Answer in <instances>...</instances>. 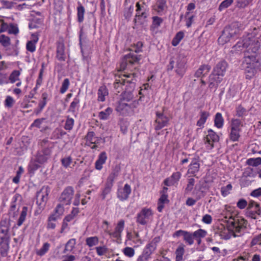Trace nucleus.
Instances as JSON below:
<instances>
[{"instance_id":"f257e3e1","label":"nucleus","mask_w":261,"mask_h":261,"mask_svg":"<svg viewBox=\"0 0 261 261\" xmlns=\"http://www.w3.org/2000/svg\"><path fill=\"white\" fill-rule=\"evenodd\" d=\"M260 31L259 28H254L232 47L230 53L232 54H238L244 49V54L258 51L260 45L257 35Z\"/></svg>"},{"instance_id":"f03ea898","label":"nucleus","mask_w":261,"mask_h":261,"mask_svg":"<svg viewBox=\"0 0 261 261\" xmlns=\"http://www.w3.org/2000/svg\"><path fill=\"white\" fill-rule=\"evenodd\" d=\"M136 74H124L116 76L114 83V87L116 92L120 93L124 90L122 93L120 100L124 102H129L134 98L133 92L135 88Z\"/></svg>"},{"instance_id":"7ed1b4c3","label":"nucleus","mask_w":261,"mask_h":261,"mask_svg":"<svg viewBox=\"0 0 261 261\" xmlns=\"http://www.w3.org/2000/svg\"><path fill=\"white\" fill-rule=\"evenodd\" d=\"M227 225L237 237L241 236L246 228L247 222L240 216H231L226 221Z\"/></svg>"},{"instance_id":"20e7f679","label":"nucleus","mask_w":261,"mask_h":261,"mask_svg":"<svg viewBox=\"0 0 261 261\" xmlns=\"http://www.w3.org/2000/svg\"><path fill=\"white\" fill-rule=\"evenodd\" d=\"M244 29L243 25L239 22H234L226 27L222 35L218 38V42L223 44L228 42L233 36L239 34Z\"/></svg>"},{"instance_id":"39448f33","label":"nucleus","mask_w":261,"mask_h":261,"mask_svg":"<svg viewBox=\"0 0 261 261\" xmlns=\"http://www.w3.org/2000/svg\"><path fill=\"white\" fill-rule=\"evenodd\" d=\"M257 53H245L243 62V67L260 68V64L257 59Z\"/></svg>"},{"instance_id":"423d86ee","label":"nucleus","mask_w":261,"mask_h":261,"mask_svg":"<svg viewBox=\"0 0 261 261\" xmlns=\"http://www.w3.org/2000/svg\"><path fill=\"white\" fill-rule=\"evenodd\" d=\"M152 216L151 209L144 207L137 214L136 222L142 225H146L151 219Z\"/></svg>"},{"instance_id":"0eeeda50","label":"nucleus","mask_w":261,"mask_h":261,"mask_svg":"<svg viewBox=\"0 0 261 261\" xmlns=\"http://www.w3.org/2000/svg\"><path fill=\"white\" fill-rule=\"evenodd\" d=\"M50 192L48 187H43L36 194V202L43 208L48 200V195Z\"/></svg>"},{"instance_id":"6e6552de","label":"nucleus","mask_w":261,"mask_h":261,"mask_svg":"<svg viewBox=\"0 0 261 261\" xmlns=\"http://www.w3.org/2000/svg\"><path fill=\"white\" fill-rule=\"evenodd\" d=\"M140 60V56H137L134 53H130L125 55L122 59L120 66V70H124L126 68L128 63L134 64Z\"/></svg>"},{"instance_id":"1a4fd4ad","label":"nucleus","mask_w":261,"mask_h":261,"mask_svg":"<svg viewBox=\"0 0 261 261\" xmlns=\"http://www.w3.org/2000/svg\"><path fill=\"white\" fill-rule=\"evenodd\" d=\"M74 195V190L72 187L66 188L59 197V201L63 204L68 205L71 203Z\"/></svg>"},{"instance_id":"9d476101","label":"nucleus","mask_w":261,"mask_h":261,"mask_svg":"<svg viewBox=\"0 0 261 261\" xmlns=\"http://www.w3.org/2000/svg\"><path fill=\"white\" fill-rule=\"evenodd\" d=\"M10 227L9 221L7 220H3L0 222V242L9 241L10 235L9 233Z\"/></svg>"},{"instance_id":"9b49d317","label":"nucleus","mask_w":261,"mask_h":261,"mask_svg":"<svg viewBox=\"0 0 261 261\" xmlns=\"http://www.w3.org/2000/svg\"><path fill=\"white\" fill-rule=\"evenodd\" d=\"M169 121V118L165 116L163 113L156 112V119L155 120V129L158 130L167 126Z\"/></svg>"},{"instance_id":"f8f14e48","label":"nucleus","mask_w":261,"mask_h":261,"mask_svg":"<svg viewBox=\"0 0 261 261\" xmlns=\"http://www.w3.org/2000/svg\"><path fill=\"white\" fill-rule=\"evenodd\" d=\"M86 145L90 146L91 149H96L97 144L100 143L101 140L100 137H96L93 132H89L85 137Z\"/></svg>"},{"instance_id":"ddd939ff","label":"nucleus","mask_w":261,"mask_h":261,"mask_svg":"<svg viewBox=\"0 0 261 261\" xmlns=\"http://www.w3.org/2000/svg\"><path fill=\"white\" fill-rule=\"evenodd\" d=\"M186 60L185 58L179 56L177 58L175 71L179 76L182 77L186 71Z\"/></svg>"},{"instance_id":"4468645a","label":"nucleus","mask_w":261,"mask_h":261,"mask_svg":"<svg viewBox=\"0 0 261 261\" xmlns=\"http://www.w3.org/2000/svg\"><path fill=\"white\" fill-rule=\"evenodd\" d=\"M200 169V158L198 156H196L192 158L190 164L189 166L188 173L195 176L198 173Z\"/></svg>"},{"instance_id":"2eb2a0df","label":"nucleus","mask_w":261,"mask_h":261,"mask_svg":"<svg viewBox=\"0 0 261 261\" xmlns=\"http://www.w3.org/2000/svg\"><path fill=\"white\" fill-rule=\"evenodd\" d=\"M219 140V136L212 129H209L207 130V135L204 139L205 143L208 144L211 148L214 147L213 143L218 142Z\"/></svg>"},{"instance_id":"dca6fc26","label":"nucleus","mask_w":261,"mask_h":261,"mask_svg":"<svg viewBox=\"0 0 261 261\" xmlns=\"http://www.w3.org/2000/svg\"><path fill=\"white\" fill-rule=\"evenodd\" d=\"M154 10L159 15H163L165 14L167 8L166 0H157L155 5L152 7Z\"/></svg>"},{"instance_id":"f3484780","label":"nucleus","mask_w":261,"mask_h":261,"mask_svg":"<svg viewBox=\"0 0 261 261\" xmlns=\"http://www.w3.org/2000/svg\"><path fill=\"white\" fill-rule=\"evenodd\" d=\"M222 76L218 75L216 73L212 72L209 76L208 87L210 89H217L219 84L223 79Z\"/></svg>"},{"instance_id":"a211bd4d","label":"nucleus","mask_w":261,"mask_h":261,"mask_svg":"<svg viewBox=\"0 0 261 261\" xmlns=\"http://www.w3.org/2000/svg\"><path fill=\"white\" fill-rule=\"evenodd\" d=\"M51 150L49 148H45L37 154L36 159L39 164H43L47 161L50 156Z\"/></svg>"},{"instance_id":"6ab92c4d","label":"nucleus","mask_w":261,"mask_h":261,"mask_svg":"<svg viewBox=\"0 0 261 261\" xmlns=\"http://www.w3.org/2000/svg\"><path fill=\"white\" fill-rule=\"evenodd\" d=\"M124 221L120 220L117 224L114 232L107 231V233L112 237L119 239L121 238V233L124 229Z\"/></svg>"},{"instance_id":"aec40b11","label":"nucleus","mask_w":261,"mask_h":261,"mask_svg":"<svg viewBox=\"0 0 261 261\" xmlns=\"http://www.w3.org/2000/svg\"><path fill=\"white\" fill-rule=\"evenodd\" d=\"M130 186L126 184L122 189H119L117 192V197L121 201L126 200L131 193Z\"/></svg>"},{"instance_id":"412c9836","label":"nucleus","mask_w":261,"mask_h":261,"mask_svg":"<svg viewBox=\"0 0 261 261\" xmlns=\"http://www.w3.org/2000/svg\"><path fill=\"white\" fill-rule=\"evenodd\" d=\"M227 67V62L223 60L220 61L214 67L213 72L218 75L224 76Z\"/></svg>"},{"instance_id":"4be33fe9","label":"nucleus","mask_w":261,"mask_h":261,"mask_svg":"<svg viewBox=\"0 0 261 261\" xmlns=\"http://www.w3.org/2000/svg\"><path fill=\"white\" fill-rule=\"evenodd\" d=\"M117 110L123 115H127L132 113L131 106L123 100L120 101L117 106Z\"/></svg>"},{"instance_id":"5701e85b","label":"nucleus","mask_w":261,"mask_h":261,"mask_svg":"<svg viewBox=\"0 0 261 261\" xmlns=\"http://www.w3.org/2000/svg\"><path fill=\"white\" fill-rule=\"evenodd\" d=\"M219 229L220 236L222 239L228 240L232 237H237V235L234 234L227 226L226 228L223 225H221L219 227Z\"/></svg>"},{"instance_id":"b1692460","label":"nucleus","mask_w":261,"mask_h":261,"mask_svg":"<svg viewBox=\"0 0 261 261\" xmlns=\"http://www.w3.org/2000/svg\"><path fill=\"white\" fill-rule=\"evenodd\" d=\"M181 174L180 172H176L169 178L164 180V183L167 186H171L177 183L180 178Z\"/></svg>"},{"instance_id":"393cba45","label":"nucleus","mask_w":261,"mask_h":261,"mask_svg":"<svg viewBox=\"0 0 261 261\" xmlns=\"http://www.w3.org/2000/svg\"><path fill=\"white\" fill-rule=\"evenodd\" d=\"M107 159V153L105 151L101 152L98 157V159L96 160L95 163V167L96 169L100 170L102 168V165L105 164Z\"/></svg>"},{"instance_id":"a878e982","label":"nucleus","mask_w":261,"mask_h":261,"mask_svg":"<svg viewBox=\"0 0 261 261\" xmlns=\"http://www.w3.org/2000/svg\"><path fill=\"white\" fill-rule=\"evenodd\" d=\"M120 171V167L118 165L115 166L112 169V172L108 176L107 181L114 184V180L118 176Z\"/></svg>"},{"instance_id":"bb28decb","label":"nucleus","mask_w":261,"mask_h":261,"mask_svg":"<svg viewBox=\"0 0 261 261\" xmlns=\"http://www.w3.org/2000/svg\"><path fill=\"white\" fill-rule=\"evenodd\" d=\"M38 41V36L36 34L32 35V40L28 41L26 48L28 51L33 53L36 50V44Z\"/></svg>"},{"instance_id":"cd10ccee","label":"nucleus","mask_w":261,"mask_h":261,"mask_svg":"<svg viewBox=\"0 0 261 261\" xmlns=\"http://www.w3.org/2000/svg\"><path fill=\"white\" fill-rule=\"evenodd\" d=\"M211 69V67L209 65H202L196 71L195 75L197 77L203 76L209 72Z\"/></svg>"},{"instance_id":"c85d7f7f","label":"nucleus","mask_w":261,"mask_h":261,"mask_svg":"<svg viewBox=\"0 0 261 261\" xmlns=\"http://www.w3.org/2000/svg\"><path fill=\"white\" fill-rule=\"evenodd\" d=\"M246 79L251 80L255 76L259 68L243 67Z\"/></svg>"},{"instance_id":"c756f323","label":"nucleus","mask_w":261,"mask_h":261,"mask_svg":"<svg viewBox=\"0 0 261 261\" xmlns=\"http://www.w3.org/2000/svg\"><path fill=\"white\" fill-rule=\"evenodd\" d=\"M210 116V114L208 112L201 111L200 112V118L197 121L196 125L201 128L203 127L204 123Z\"/></svg>"},{"instance_id":"7c9ffc66","label":"nucleus","mask_w":261,"mask_h":261,"mask_svg":"<svg viewBox=\"0 0 261 261\" xmlns=\"http://www.w3.org/2000/svg\"><path fill=\"white\" fill-rule=\"evenodd\" d=\"M109 94L108 90L105 86H100L97 92L98 101L103 102L106 100V96H108Z\"/></svg>"},{"instance_id":"2f4dec72","label":"nucleus","mask_w":261,"mask_h":261,"mask_svg":"<svg viewBox=\"0 0 261 261\" xmlns=\"http://www.w3.org/2000/svg\"><path fill=\"white\" fill-rule=\"evenodd\" d=\"M56 58L60 61L65 60V47L63 44H59L57 46Z\"/></svg>"},{"instance_id":"473e14b6","label":"nucleus","mask_w":261,"mask_h":261,"mask_svg":"<svg viewBox=\"0 0 261 261\" xmlns=\"http://www.w3.org/2000/svg\"><path fill=\"white\" fill-rule=\"evenodd\" d=\"M224 120L221 113H217L214 118V125L218 128H221L224 125Z\"/></svg>"},{"instance_id":"72a5a7b5","label":"nucleus","mask_w":261,"mask_h":261,"mask_svg":"<svg viewBox=\"0 0 261 261\" xmlns=\"http://www.w3.org/2000/svg\"><path fill=\"white\" fill-rule=\"evenodd\" d=\"M136 12L135 17L134 19V24L135 25H137L138 23L142 24V22L140 21V19L141 18L146 19L148 17L147 12H146V9H144V11L142 12H140V11Z\"/></svg>"},{"instance_id":"f704fd0d","label":"nucleus","mask_w":261,"mask_h":261,"mask_svg":"<svg viewBox=\"0 0 261 261\" xmlns=\"http://www.w3.org/2000/svg\"><path fill=\"white\" fill-rule=\"evenodd\" d=\"M113 112V109L108 107L105 111H101L98 114V117L100 120H106L109 119Z\"/></svg>"},{"instance_id":"c9c22d12","label":"nucleus","mask_w":261,"mask_h":261,"mask_svg":"<svg viewBox=\"0 0 261 261\" xmlns=\"http://www.w3.org/2000/svg\"><path fill=\"white\" fill-rule=\"evenodd\" d=\"M9 241H6L0 242V253L3 257H5L8 255L9 248Z\"/></svg>"},{"instance_id":"e433bc0d","label":"nucleus","mask_w":261,"mask_h":261,"mask_svg":"<svg viewBox=\"0 0 261 261\" xmlns=\"http://www.w3.org/2000/svg\"><path fill=\"white\" fill-rule=\"evenodd\" d=\"M113 185L114 184L106 181L105 187L102 190L101 194V196L102 197V199H105L107 195L111 193Z\"/></svg>"},{"instance_id":"4c0bfd02","label":"nucleus","mask_w":261,"mask_h":261,"mask_svg":"<svg viewBox=\"0 0 261 261\" xmlns=\"http://www.w3.org/2000/svg\"><path fill=\"white\" fill-rule=\"evenodd\" d=\"M85 10L84 7L80 3L77 7V17L79 22L81 23L84 21Z\"/></svg>"},{"instance_id":"58836bf2","label":"nucleus","mask_w":261,"mask_h":261,"mask_svg":"<svg viewBox=\"0 0 261 261\" xmlns=\"http://www.w3.org/2000/svg\"><path fill=\"white\" fill-rule=\"evenodd\" d=\"M185 253V245L180 244L175 251L176 261H181L183 259V255Z\"/></svg>"},{"instance_id":"ea45409f","label":"nucleus","mask_w":261,"mask_h":261,"mask_svg":"<svg viewBox=\"0 0 261 261\" xmlns=\"http://www.w3.org/2000/svg\"><path fill=\"white\" fill-rule=\"evenodd\" d=\"M243 126L242 122L238 119H232L230 123V129L241 130V127Z\"/></svg>"},{"instance_id":"a19ab883","label":"nucleus","mask_w":261,"mask_h":261,"mask_svg":"<svg viewBox=\"0 0 261 261\" xmlns=\"http://www.w3.org/2000/svg\"><path fill=\"white\" fill-rule=\"evenodd\" d=\"M63 204H59L56 207L54 212L50 216H54L56 219H59L61 216H62L64 212V208L63 206Z\"/></svg>"},{"instance_id":"79ce46f5","label":"nucleus","mask_w":261,"mask_h":261,"mask_svg":"<svg viewBox=\"0 0 261 261\" xmlns=\"http://www.w3.org/2000/svg\"><path fill=\"white\" fill-rule=\"evenodd\" d=\"M28 208L27 206H23L20 213L19 218L17 221V224L18 226H21L26 219Z\"/></svg>"},{"instance_id":"37998d69","label":"nucleus","mask_w":261,"mask_h":261,"mask_svg":"<svg viewBox=\"0 0 261 261\" xmlns=\"http://www.w3.org/2000/svg\"><path fill=\"white\" fill-rule=\"evenodd\" d=\"M75 243L76 240L75 239H70L65 245L63 253H65L66 252H71L74 248Z\"/></svg>"},{"instance_id":"c03bdc74","label":"nucleus","mask_w":261,"mask_h":261,"mask_svg":"<svg viewBox=\"0 0 261 261\" xmlns=\"http://www.w3.org/2000/svg\"><path fill=\"white\" fill-rule=\"evenodd\" d=\"M80 102V99L79 96H76L74 98L72 102L70 103L68 111L73 113L75 112L79 106Z\"/></svg>"},{"instance_id":"a18cd8bd","label":"nucleus","mask_w":261,"mask_h":261,"mask_svg":"<svg viewBox=\"0 0 261 261\" xmlns=\"http://www.w3.org/2000/svg\"><path fill=\"white\" fill-rule=\"evenodd\" d=\"M99 239L96 236L88 237L86 239V244L89 247L97 245Z\"/></svg>"},{"instance_id":"49530a36","label":"nucleus","mask_w":261,"mask_h":261,"mask_svg":"<svg viewBox=\"0 0 261 261\" xmlns=\"http://www.w3.org/2000/svg\"><path fill=\"white\" fill-rule=\"evenodd\" d=\"M184 241L189 245H192L194 243L193 236L192 232L186 231L183 237Z\"/></svg>"},{"instance_id":"de8ad7c7","label":"nucleus","mask_w":261,"mask_h":261,"mask_svg":"<svg viewBox=\"0 0 261 261\" xmlns=\"http://www.w3.org/2000/svg\"><path fill=\"white\" fill-rule=\"evenodd\" d=\"M184 37V33L180 31L178 32L172 41V45L174 46H177Z\"/></svg>"},{"instance_id":"09e8293b","label":"nucleus","mask_w":261,"mask_h":261,"mask_svg":"<svg viewBox=\"0 0 261 261\" xmlns=\"http://www.w3.org/2000/svg\"><path fill=\"white\" fill-rule=\"evenodd\" d=\"M50 244L46 242L43 244V246L38 250H37L36 253L39 256H43L49 250Z\"/></svg>"},{"instance_id":"8fccbe9b","label":"nucleus","mask_w":261,"mask_h":261,"mask_svg":"<svg viewBox=\"0 0 261 261\" xmlns=\"http://www.w3.org/2000/svg\"><path fill=\"white\" fill-rule=\"evenodd\" d=\"M206 234L207 232L205 230L202 229H199L192 233L194 239L203 238L206 236Z\"/></svg>"},{"instance_id":"3c124183","label":"nucleus","mask_w":261,"mask_h":261,"mask_svg":"<svg viewBox=\"0 0 261 261\" xmlns=\"http://www.w3.org/2000/svg\"><path fill=\"white\" fill-rule=\"evenodd\" d=\"M152 19L151 27L154 29L158 28L163 22V18L157 16H153Z\"/></svg>"},{"instance_id":"603ef678","label":"nucleus","mask_w":261,"mask_h":261,"mask_svg":"<svg viewBox=\"0 0 261 261\" xmlns=\"http://www.w3.org/2000/svg\"><path fill=\"white\" fill-rule=\"evenodd\" d=\"M246 164L249 166L256 167L261 164V158L248 159L246 161Z\"/></svg>"},{"instance_id":"864d4df0","label":"nucleus","mask_w":261,"mask_h":261,"mask_svg":"<svg viewBox=\"0 0 261 261\" xmlns=\"http://www.w3.org/2000/svg\"><path fill=\"white\" fill-rule=\"evenodd\" d=\"M241 131L230 129L229 138L233 142L239 141L240 137V133Z\"/></svg>"},{"instance_id":"5fc2aeb1","label":"nucleus","mask_w":261,"mask_h":261,"mask_svg":"<svg viewBox=\"0 0 261 261\" xmlns=\"http://www.w3.org/2000/svg\"><path fill=\"white\" fill-rule=\"evenodd\" d=\"M82 35H83V31L82 30H81L80 33V45L81 47V52L82 54H83L84 50L87 47V39L86 38H82Z\"/></svg>"},{"instance_id":"6e6d98bb","label":"nucleus","mask_w":261,"mask_h":261,"mask_svg":"<svg viewBox=\"0 0 261 261\" xmlns=\"http://www.w3.org/2000/svg\"><path fill=\"white\" fill-rule=\"evenodd\" d=\"M160 240L161 239L159 237H155L150 243L147 244L146 245L151 248L152 250L154 251L156 248L157 244L160 242Z\"/></svg>"},{"instance_id":"4d7b16f0","label":"nucleus","mask_w":261,"mask_h":261,"mask_svg":"<svg viewBox=\"0 0 261 261\" xmlns=\"http://www.w3.org/2000/svg\"><path fill=\"white\" fill-rule=\"evenodd\" d=\"M96 253L98 256L105 255L108 251V248L106 245L95 247Z\"/></svg>"},{"instance_id":"13d9d810","label":"nucleus","mask_w":261,"mask_h":261,"mask_svg":"<svg viewBox=\"0 0 261 261\" xmlns=\"http://www.w3.org/2000/svg\"><path fill=\"white\" fill-rule=\"evenodd\" d=\"M195 180L193 178L188 179V184L185 189V193L187 194L192 191L195 185Z\"/></svg>"},{"instance_id":"bf43d9fd","label":"nucleus","mask_w":261,"mask_h":261,"mask_svg":"<svg viewBox=\"0 0 261 261\" xmlns=\"http://www.w3.org/2000/svg\"><path fill=\"white\" fill-rule=\"evenodd\" d=\"M74 122V119L68 116L64 125V128L67 130H71L73 128Z\"/></svg>"},{"instance_id":"052dcab7","label":"nucleus","mask_w":261,"mask_h":261,"mask_svg":"<svg viewBox=\"0 0 261 261\" xmlns=\"http://www.w3.org/2000/svg\"><path fill=\"white\" fill-rule=\"evenodd\" d=\"M246 110L241 105H239L236 108V115L238 117H243L247 115Z\"/></svg>"},{"instance_id":"680f3d73","label":"nucleus","mask_w":261,"mask_h":261,"mask_svg":"<svg viewBox=\"0 0 261 261\" xmlns=\"http://www.w3.org/2000/svg\"><path fill=\"white\" fill-rule=\"evenodd\" d=\"M20 73L18 70H14L10 75L9 80L11 83H14L19 80Z\"/></svg>"},{"instance_id":"e2e57ef3","label":"nucleus","mask_w":261,"mask_h":261,"mask_svg":"<svg viewBox=\"0 0 261 261\" xmlns=\"http://www.w3.org/2000/svg\"><path fill=\"white\" fill-rule=\"evenodd\" d=\"M57 219L54 216H49L48 218V223L47 228L48 229H54L56 227V224L55 222L57 221Z\"/></svg>"},{"instance_id":"0e129e2a","label":"nucleus","mask_w":261,"mask_h":261,"mask_svg":"<svg viewBox=\"0 0 261 261\" xmlns=\"http://www.w3.org/2000/svg\"><path fill=\"white\" fill-rule=\"evenodd\" d=\"M0 43L4 47H7L10 44V38L4 35L0 36Z\"/></svg>"},{"instance_id":"69168bd1","label":"nucleus","mask_w":261,"mask_h":261,"mask_svg":"<svg viewBox=\"0 0 261 261\" xmlns=\"http://www.w3.org/2000/svg\"><path fill=\"white\" fill-rule=\"evenodd\" d=\"M70 82L68 79H65L62 83V86L60 89V93H64L68 89Z\"/></svg>"},{"instance_id":"338daca9","label":"nucleus","mask_w":261,"mask_h":261,"mask_svg":"<svg viewBox=\"0 0 261 261\" xmlns=\"http://www.w3.org/2000/svg\"><path fill=\"white\" fill-rule=\"evenodd\" d=\"M153 252L154 251L146 245L141 255L149 259Z\"/></svg>"},{"instance_id":"774afa93","label":"nucleus","mask_w":261,"mask_h":261,"mask_svg":"<svg viewBox=\"0 0 261 261\" xmlns=\"http://www.w3.org/2000/svg\"><path fill=\"white\" fill-rule=\"evenodd\" d=\"M250 245L251 246L256 245H261V233L258 235L255 236L252 240Z\"/></svg>"}]
</instances>
